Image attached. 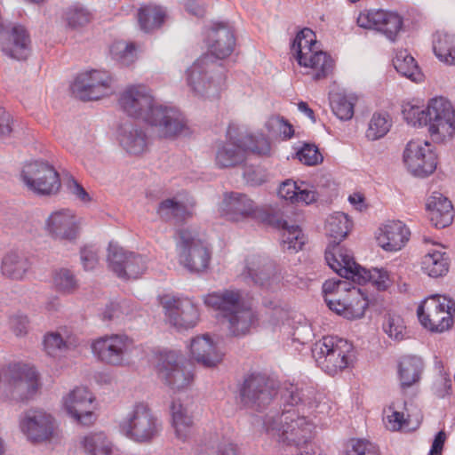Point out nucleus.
Masks as SVG:
<instances>
[{"instance_id": "1", "label": "nucleus", "mask_w": 455, "mask_h": 455, "mask_svg": "<svg viewBox=\"0 0 455 455\" xmlns=\"http://www.w3.org/2000/svg\"><path fill=\"white\" fill-rule=\"evenodd\" d=\"M234 30L225 22L213 25L209 35L211 52L202 55L187 70L188 85L201 97H219L225 84V68L220 60L228 57L234 51Z\"/></svg>"}, {"instance_id": "2", "label": "nucleus", "mask_w": 455, "mask_h": 455, "mask_svg": "<svg viewBox=\"0 0 455 455\" xmlns=\"http://www.w3.org/2000/svg\"><path fill=\"white\" fill-rule=\"evenodd\" d=\"M119 104L128 116L155 127L162 138L174 139L188 129L182 113L175 108L157 103L146 86L128 87L121 94Z\"/></svg>"}, {"instance_id": "3", "label": "nucleus", "mask_w": 455, "mask_h": 455, "mask_svg": "<svg viewBox=\"0 0 455 455\" xmlns=\"http://www.w3.org/2000/svg\"><path fill=\"white\" fill-rule=\"evenodd\" d=\"M283 404L282 427L279 442L300 449L302 443L311 441L313 425L305 416V407H312L315 401V390L304 384H289L281 392Z\"/></svg>"}, {"instance_id": "4", "label": "nucleus", "mask_w": 455, "mask_h": 455, "mask_svg": "<svg viewBox=\"0 0 455 455\" xmlns=\"http://www.w3.org/2000/svg\"><path fill=\"white\" fill-rule=\"evenodd\" d=\"M402 114L409 124L428 126V132L434 141L441 142L455 132V110L443 97L431 99L425 109L411 103L403 104Z\"/></svg>"}, {"instance_id": "5", "label": "nucleus", "mask_w": 455, "mask_h": 455, "mask_svg": "<svg viewBox=\"0 0 455 455\" xmlns=\"http://www.w3.org/2000/svg\"><path fill=\"white\" fill-rule=\"evenodd\" d=\"M235 128L229 126L227 131L228 140L217 144L215 164L220 169L234 168L242 165L247 159L248 153L267 156L270 143L263 134L234 135Z\"/></svg>"}, {"instance_id": "6", "label": "nucleus", "mask_w": 455, "mask_h": 455, "mask_svg": "<svg viewBox=\"0 0 455 455\" xmlns=\"http://www.w3.org/2000/svg\"><path fill=\"white\" fill-rule=\"evenodd\" d=\"M316 43L315 32L311 28H304L296 35L291 49L299 65L314 69L313 79L319 81L326 78L332 72L334 60L325 52L314 51Z\"/></svg>"}, {"instance_id": "7", "label": "nucleus", "mask_w": 455, "mask_h": 455, "mask_svg": "<svg viewBox=\"0 0 455 455\" xmlns=\"http://www.w3.org/2000/svg\"><path fill=\"white\" fill-rule=\"evenodd\" d=\"M312 354L325 372L334 375L352 362L353 345L344 339L327 336L314 344Z\"/></svg>"}, {"instance_id": "8", "label": "nucleus", "mask_w": 455, "mask_h": 455, "mask_svg": "<svg viewBox=\"0 0 455 455\" xmlns=\"http://www.w3.org/2000/svg\"><path fill=\"white\" fill-rule=\"evenodd\" d=\"M119 427L122 434L135 443H148L159 435L162 424L147 403H139Z\"/></svg>"}, {"instance_id": "9", "label": "nucleus", "mask_w": 455, "mask_h": 455, "mask_svg": "<svg viewBox=\"0 0 455 455\" xmlns=\"http://www.w3.org/2000/svg\"><path fill=\"white\" fill-rule=\"evenodd\" d=\"M180 263L191 273L206 270L212 257L209 244L193 230L182 228L176 232Z\"/></svg>"}, {"instance_id": "10", "label": "nucleus", "mask_w": 455, "mask_h": 455, "mask_svg": "<svg viewBox=\"0 0 455 455\" xmlns=\"http://www.w3.org/2000/svg\"><path fill=\"white\" fill-rule=\"evenodd\" d=\"M420 323L431 332L441 333L450 330L455 315V301L445 295H431L417 310Z\"/></svg>"}, {"instance_id": "11", "label": "nucleus", "mask_w": 455, "mask_h": 455, "mask_svg": "<svg viewBox=\"0 0 455 455\" xmlns=\"http://www.w3.org/2000/svg\"><path fill=\"white\" fill-rule=\"evenodd\" d=\"M20 177L27 188L39 196L56 195L61 187L55 167L44 160H35L23 165Z\"/></svg>"}, {"instance_id": "12", "label": "nucleus", "mask_w": 455, "mask_h": 455, "mask_svg": "<svg viewBox=\"0 0 455 455\" xmlns=\"http://www.w3.org/2000/svg\"><path fill=\"white\" fill-rule=\"evenodd\" d=\"M276 394L275 381L260 372L245 375L239 386V396L243 405L259 411L268 405Z\"/></svg>"}, {"instance_id": "13", "label": "nucleus", "mask_w": 455, "mask_h": 455, "mask_svg": "<svg viewBox=\"0 0 455 455\" xmlns=\"http://www.w3.org/2000/svg\"><path fill=\"white\" fill-rule=\"evenodd\" d=\"M156 370L159 379L173 390L187 388L194 380V373L185 358L175 351L161 353Z\"/></svg>"}, {"instance_id": "14", "label": "nucleus", "mask_w": 455, "mask_h": 455, "mask_svg": "<svg viewBox=\"0 0 455 455\" xmlns=\"http://www.w3.org/2000/svg\"><path fill=\"white\" fill-rule=\"evenodd\" d=\"M6 393L11 400L27 402L38 389V374L34 367L22 363H12L7 368Z\"/></svg>"}, {"instance_id": "15", "label": "nucleus", "mask_w": 455, "mask_h": 455, "mask_svg": "<svg viewBox=\"0 0 455 455\" xmlns=\"http://www.w3.org/2000/svg\"><path fill=\"white\" fill-rule=\"evenodd\" d=\"M112 78L106 71L92 70L78 75L70 89L72 94L83 100H98L112 92Z\"/></svg>"}, {"instance_id": "16", "label": "nucleus", "mask_w": 455, "mask_h": 455, "mask_svg": "<svg viewBox=\"0 0 455 455\" xmlns=\"http://www.w3.org/2000/svg\"><path fill=\"white\" fill-rule=\"evenodd\" d=\"M403 158L408 171L418 178L429 176L437 167V156L427 141H409Z\"/></svg>"}, {"instance_id": "17", "label": "nucleus", "mask_w": 455, "mask_h": 455, "mask_svg": "<svg viewBox=\"0 0 455 455\" xmlns=\"http://www.w3.org/2000/svg\"><path fill=\"white\" fill-rule=\"evenodd\" d=\"M131 346L132 340L126 335L112 334L96 339L91 347L94 356L101 363L121 366Z\"/></svg>"}, {"instance_id": "18", "label": "nucleus", "mask_w": 455, "mask_h": 455, "mask_svg": "<svg viewBox=\"0 0 455 455\" xmlns=\"http://www.w3.org/2000/svg\"><path fill=\"white\" fill-rule=\"evenodd\" d=\"M356 22L361 28L380 32L391 42L396 40L403 25V18L399 14L384 10H370L361 12Z\"/></svg>"}, {"instance_id": "19", "label": "nucleus", "mask_w": 455, "mask_h": 455, "mask_svg": "<svg viewBox=\"0 0 455 455\" xmlns=\"http://www.w3.org/2000/svg\"><path fill=\"white\" fill-rule=\"evenodd\" d=\"M326 305L337 315L354 320L364 315L369 301L359 288L349 286L342 296L326 299Z\"/></svg>"}, {"instance_id": "20", "label": "nucleus", "mask_w": 455, "mask_h": 455, "mask_svg": "<svg viewBox=\"0 0 455 455\" xmlns=\"http://www.w3.org/2000/svg\"><path fill=\"white\" fill-rule=\"evenodd\" d=\"M161 304L169 322L177 328H193L199 319L196 306L188 299H180L169 295L161 298Z\"/></svg>"}, {"instance_id": "21", "label": "nucleus", "mask_w": 455, "mask_h": 455, "mask_svg": "<svg viewBox=\"0 0 455 455\" xmlns=\"http://www.w3.org/2000/svg\"><path fill=\"white\" fill-rule=\"evenodd\" d=\"M244 275L253 284L270 290L280 283V274L275 262L267 256L253 255L246 261Z\"/></svg>"}, {"instance_id": "22", "label": "nucleus", "mask_w": 455, "mask_h": 455, "mask_svg": "<svg viewBox=\"0 0 455 455\" xmlns=\"http://www.w3.org/2000/svg\"><path fill=\"white\" fill-rule=\"evenodd\" d=\"M93 396L84 387H76L64 400L68 414L83 426H90L95 420L93 413Z\"/></svg>"}, {"instance_id": "23", "label": "nucleus", "mask_w": 455, "mask_h": 455, "mask_svg": "<svg viewBox=\"0 0 455 455\" xmlns=\"http://www.w3.org/2000/svg\"><path fill=\"white\" fill-rule=\"evenodd\" d=\"M45 231L53 240L74 242L79 235V223L71 211L60 210L47 218Z\"/></svg>"}, {"instance_id": "24", "label": "nucleus", "mask_w": 455, "mask_h": 455, "mask_svg": "<svg viewBox=\"0 0 455 455\" xmlns=\"http://www.w3.org/2000/svg\"><path fill=\"white\" fill-rule=\"evenodd\" d=\"M22 432L32 442H43L48 440L53 434V418L40 410H29L25 412L20 420Z\"/></svg>"}, {"instance_id": "25", "label": "nucleus", "mask_w": 455, "mask_h": 455, "mask_svg": "<svg viewBox=\"0 0 455 455\" xmlns=\"http://www.w3.org/2000/svg\"><path fill=\"white\" fill-rule=\"evenodd\" d=\"M0 46L6 56L17 60H27L31 51L27 29L21 25H15L10 32L1 33Z\"/></svg>"}, {"instance_id": "26", "label": "nucleus", "mask_w": 455, "mask_h": 455, "mask_svg": "<svg viewBox=\"0 0 455 455\" xmlns=\"http://www.w3.org/2000/svg\"><path fill=\"white\" fill-rule=\"evenodd\" d=\"M325 259L329 267L339 276L355 283L362 267L358 265L347 249L339 243L333 244L331 250L325 251Z\"/></svg>"}, {"instance_id": "27", "label": "nucleus", "mask_w": 455, "mask_h": 455, "mask_svg": "<svg viewBox=\"0 0 455 455\" xmlns=\"http://www.w3.org/2000/svg\"><path fill=\"white\" fill-rule=\"evenodd\" d=\"M377 235L378 244L387 251L401 250L408 242L411 232L407 227L399 220L389 221L379 228Z\"/></svg>"}, {"instance_id": "28", "label": "nucleus", "mask_w": 455, "mask_h": 455, "mask_svg": "<svg viewBox=\"0 0 455 455\" xmlns=\"http://www.w3.org/2000/svg\"><path fill=\"white\" fill-rule=\"evenodd\" d=\"M428 218L437 228H444L452 223L454 212L451 202L439 192H434L426 204Z\"/></svg>"}, {"instance_id": "29", "label": "nucleus", "mask_w": 455, "mask_h": 455, "mask_svg": "<svg viewBox=\"0 0 455 455\" xmlns=\"http://www.w3.org/2000/svg\"><path fill=\"white\" fill-rule=\"evenodd\" d=\"M259 207L244 194L231 192L225 196L223 212L234 221L245 218H255Z\"/></svg>"}, {"instance_id": "30", "label": "nucleus", "mask_w": 455, "mask_h": 455, "mask_svg": "<svg viewBox=\"0 0 455 455\" xmlns=\"http://www.w3.org/2000/svg\"><path fill=\"white\" fill-rule=\"evenodd\" d=\"M190 354L192 357L204 367L212 368L222 360L213 341L208 334L197 336L191 340Z\"/></svg>"}, {"instance_id": "31", "label": "nucleus", "mask_w": 455, "mask_h": 455, "mask_svg": "<svg viewBox=\"0 0 455 455\" xmlns=\"http://www.w3.org/2000/svg\"><path fill=\"white\" fill-rule=\"evenodd\" d=\"M204 303L223 312L225 317L243 307L241 292L233 290H223L210 293L205 297Z\"/></svg>"}, {"instance_id": "32", "label": "nucleus", "mask_w": 455, "mask_h": 455, "mask_svg": "<svg viewBox=\"0 0 455 455\" xmlns=\"http://www.w3.org/2000/svg\"><path fill=\"white\" fill-rule=\"evenodd\" d=\"M30 266V261L23 253L10 251L2 259L1 273L12 280H22Z\"/></svg>"}, {"instance_id": "33", "label": "nucleus", "mask_w": 455, "mask_h": 455, "mask_svg": "<svg viewBox=\"0 0 455 455\" xmlns=\"http://www.w3.org/2000/svg\"><path fill=\"white\" fill-rule=\"evenodd\" d=\"M120 144L131 155L143 154L148 147V137L145 131L137 126L121 127Z\"/></svg>"}, {"instance_id": "34", "label": "nucleus", "mask_w": 455, "mask_h": 455, "mask_svg": "<svg viewBox=\"0 0 455 455\" xmlns=\"http://www.w3.org/2000/svg\"><path fill=\"white\" fill-rule=\"evenodd\" d=\"M423 361L415 355L403 356L398 363V377L402 388H407L419 381L423 371Z\"/></svg>"}, {"instance_id": "35", "label": "nucleus", "mask_w": 455, "mask_h": 455, "mask_svg": "<svg viewBox=\"0 0 455 455\" xmlns=\"http://www.w3.org/2000/svg\"><path fill=\"white\" fill-rule=\"evenodd\" d=\"M450 259L444 251L434 250L426 254L421 261V268L430 277L445 275L449 271Z\"/></svg>"}, {"instance_id": "36", "label": "nucleus", "mask_w": 455, "mask_h": 455, "mask_svg": "<svg viewBox=\"0 0 455 455\" xmlns=\"http://www.w3.org/2000/svg\"><path fill=\"white\" fill-rule=\"evenodd\" d=\"M172 423L175 429L176 436L185 441L193 427L192 416L188 414L187 409L180 401H172L171 407Z\"/></svg>"}, {"instance_id": "37", "label": "nucleus", "mask_w": 455, "mask_h": 455, "mask_svg": "<svg viewBox=\"0 0 455 455\" xmlns=\"http://www.w3.org/2000/svg\"><path fill=\"white\" fill-rule=\"evenodd\" d=\"M229 323V330L234 336L240 337L249 333L251 327L257 320L254 312L243 306L226 317Z\"/></svg>"}, {"instance_id": "38", "label": "nucleus", "mask_w": 455, "mask_h": 455, "mask_svg": "<svg viewBox=\"0 0 455 455\" xmlns=\"http://www.w3.org/2000/svg\"><path fill=\"white\" fill-rule=\"evenodd\" d=\"M165 11L156 5H145L138 11V22L140 28L146 33L159 28L164 22Z\"/></svg>"}, {"instance_id": "39", "label": "nucleus", "mask_w": 455, "mask_h": 455, "mask_svg": "<svg viewBox=\"0 0 455 455\" xmlns=\"http://www.w3.org/2000/svg\"><path fill=\"white\" fill-rule=\"evenodd\" d=\"M433 51L441 61L455 65V36L437 32L434 36Z\"/></svg>"}, {"instance_id": "40", "label": "nucleus", "mask_w": 455, "mask_h": 455, "mask_svg": "<svg viewBox=\"0 0 455 455\" xmlns=\"http://www.w3.org/2000/svg\"><path fill=\"white\" fill-rule=\"evenodd\" d=\"M393 65L395 70L403 76L411 79L413 82H420L423 79V74L415 61L414 58L407 52L401 50L396 52L393 59Z\"/></svg>"}, {"instance_id": "41", "label": "nucleus", "mask_w": 455, "mask_h": 455, "mask_svg": "<svg viewBox=\"0 0 455 455\" xmlns=\"http://www.w3.org/2000/svg\"><path fill=\"white\" fill-rule=\"evenodd\" d=\"M352 222L343 212H336L327 220L325 229L327 235L333 238L334 244L339 243L348 234Z\"/></svg>"}, {"instance_id": "42", "label": "nucleus", "mask_w": 455, "mask_h": 455, "mask_svg": "<svg viewBox=\"0 0 455 455\" xmlns=\"http://www.w3.org/2000/svg\"><path fill=\"white\" fill-rule=\"evenodd\" d=\"M355 283L360 285L371 283L378 291H386L391 286L392 280L388 272L383 268L366 269L362 267L359 275L355 277Z\"/></svg>"}, {"instance_id": "43", "label": "nucleus", "mask_w": 455, "mask_h": 455, "mask_svg": "<svg viewBox=\"0 0 455 455\" xmlns=\"http://www.w3.org/2000/svg\"><path fill=\"white\" fill-rule=\"evenodd\" d=\"M157 213L164 221H183L188 216L187 206L174 198L163 200L157 208Z\"/></svg>"}, {"instance_id": "44", "label": "nucleus", "mask_w": 455, "mask_h": 455, "mask_svg": "<svg viewBox=\"0 0 455 455\" xmlns=\"http://www.w3.org/2000/svg\"><path fill=\"white\" fill-rule=\"evenodd\" d=\"M83 446L90 455H113L112 444L103 433L85 436Z\"/></svg>"}, {"instance_id": "45", "label": "nucleus", "mask_w": 455, "mask_h": 455, "mask_svg": "<svg viewBox=\"0 0 455 455\" xmlns=\"http://www.w3.org/2000/svg\"><path fill=\"white\" fill-rule=\"evenodd\" d=\"M283 251L297 252L305 244V236L299 226H289L283 229L282 234Z\"/></svg>"}, {"instance_id": "46", "label": "nucleus", "mask_w": 455, "mask_h": 455, "mask_svg": "<svg viewBox=\"0 0 455 455\" xmlns=\"http://www.w3.org/2000/svg\"><path fill=\"white\" fill-rule=\"evenodd\" d=\"M62 17L67 27L71 29H77L86 26L92 19L91 13L78 4L68 7L64 11Z\"/></svg>"}, {"instance_id": "47", "label": "nucleus", "mask_w": 455, "mask_h": 455, "mask_svg": "<svg viewBox=\"0 0 455 455\" xmlns=\"http://www.w3.org/2000/svg\"><path fill=\"white\" fill-rule=\"evenodd\" d=\"M122 273H117L119 278L129 280L139 278L146 270V262L141 255L129 252L125 264L121 267Z\"/></svg>"}, {"instance_id": "48", "label": "nucleus", "mask_w": 455, "mask_h": 455, "mask_svg": "<svg viewBox=\"0 0 455 455\" xmlns=\"http://www.w3.org/2000/svg\"><path fill=\"white\" fill-rule=\"evenodd\" d=\"M390 127L391 120L387 114L374 113L370 120L366 137L371 140H377L384 137Z\"/></svg>"}, {"instance_id": "49", "label": "nucleus", "mask_w": 455, "mask_h": 455, "mask_svg": "<svg viewBox=\"0 0 455 455\" xmlns=\"http://www.w3.org/2000/svg\"><path fill=\"white\" fill-rule=\"evenodd\" d=\"M335 116L340 120H350L354 116V103L346 96L336 95L331 101Z\"/></svg>"}, {"instance_id": "50", "label": "nucleus", "mask_w": 455, "mask_h": 455, "mask_svg": "<svg viewBox=\"0 0 455 455\" xmlns=\"http://www.w3.org/2000/svg\"><path fill=\"white\" fill-rule=\"evenodd\" d=\"M129 252L125 251L114 243L108 244V262L110 269L116 275L122 273L121 267H124L128 258Z\"/></svg>"}, {"instance_id": "51", "label": "nucleus", "mask_w": 455, "mask_h": 455, "mask_svg": "<svg viewBox=\"0 0 455 455\" xmlns=\"http://www.w3.org/2000/svg\"><path fill=\"white\" fill-rule=\"evenodd\" d=\"M253 220L281 230L288 225L287 221L282 219L280 213L272 209L259 208Z\"/></svg>"}, {"instance_id": "52", "label": "nucleus", "mask_w": 455, "mask_h": 455, "mask_svg": "<svg viewBox=\"0 0 455 455\" xmlns=\"http://www.w3.org/2000/svg\"><path fill=\"white\" fill-rule=\"evenodd\" d=\"M53 280L56 288L63 292L70 293L77 287V281L75 275L67 268H61L57 271Z\"/></svg>"}, {"instance_id": "53", "label": "nucleus", "mask_w": 455, "mask_h": 455, "mask_svg": "<svg viewBox=\"0 0 455 455\" xmlns=\"http://www.w3.org/2000/svg\"><path fill=\"white\" fill-rule=\"evenodd\" d=\"M197 455H240V451L236 443L228 439H223L215 448H202Z\"/></svg>"}, {"instance_id": "54", "label": "nucleus", "mask_w": 455, "mask_h": 455, "mask_svg": "<svg viewBox=\"0 0 455 455\" xmlns=\"http://www.w3.org/2000/svg\"><path fill=\"white\" fill-rule=\"evenodd\" d=\"M297 156L302 164L308 166L321 164L323 160V156L315 144L305 143L297 152Z\"/></svg>"}, {"instance_id": "55", "label": "nucleus", "mask_w": 455, "mask_h": 455, "mask_svg": "<svg viewBox=\"0 0 455 455\" xmlns=\"http://www.w3.org/2000/svg\"><path fill=\"white\" fill-rule=\"evenodd\" d=\"M404 329L403 321L399 315L389 314L385 318L383 330L390 338L403 339Z\"/></svg>"}, {"instance_id": "56", "label": "nucleus", "mask_w": 455, "mask_h": 455, "mask_svg": "<svg viewBox=\"0 0 455 455\" xmlns=\"http://www.w3.org/2000/svg\"><path fill=\"white\" fill-rule=\"evenodd\" d=\"M343 455H379L376 446L365 439H352Z\"/></svg>"}, {"instance_id": "57", "label": "nucleus", "mask_w": 455, "mask_h": 455, "mask_svg": "<svg viewBox=\"0 0 455 455\" xmlns=\"http://www.w3.org/2000/svg\"><path fill=\"white\" fill-rule=\"evenodd\" d=\"M351 286L350 282L348 280H327L323 284V293L324 301L326 302V299L328 298H335V296H342L343 292H346L348 290V287Z\"/></svg>"}, {"instance_id": "58", "label": "nucleus", "mask_w": 455, "mask_h": 455, "mask_svg": "<svg viewBox=\"0 0 455 455\" xmlns=\"http://www.w3.org/2000/svg\"><path fill=\"white\" fill-rule=\"evenodd\" d=\"M419 424L416 427H410V418L404 417L403 412L393 411L391 415L387 417V427L392 431H411L418 427Z\"/></svg>"}, {"instance_id": "59", "label": "nucleus", "mask_w": 455, "mask_h": 455, "mask_svg": "<svg viewBox=\"0 0 455 455\" xmlns=\"http://www.w3.org/2000/svg\"><path fill=\"white\" fill-rule=\"evenodd\" d=\"M243 178L252 186L260 185L267 180V174L263 168L255 165H244Z\"/></svg>"}, {"instance_id": "60", "label": "nucleus", "mask_w": 455, "mask_h": 455, "mask_svg": "<svg viewBox=\"0 0 455 455\" xmlns=\"http://www.w3.org/2000/svg\"><path fill=\"white\" fill-rule=\"evenodd\" d=\"M44 346L46 353L53 355L57 350L66 347V342L60 334L57 332H50L44 335Z\"/></svg>"}, {"instance_id": "61", "label": "nucleus", "mask_w": 455, "mask_h": 455, "mask_svg": "<svg viewBox=\"0 0 455 455\" xmlns=\"http://www.w3.org/2000/svg\"><path fill=\"white\" fill-rule=\"evenodd\" d=\"M81 260L85 270L95 268L98 264L97 252L92 247H84L81 249Z\"/></svg>"}, {"instance_id": "62", "label": "nucleus", "mask_w": 455, "mask_h": 455, "mask_svg": "<svg viewBox=\"0 0 455 455\" xmlns=\"http://www.w3.org/2000/svg\"><path fill=\"white\" fill-rule=\"evenodd\" d=\"M296 193L297 195L296 197H294L293 203L302 202L306 204H309L317 200V193L313 189H309L304 182H301Z\"/></svg>"}, {"instance_id": "63", "label": "nucleus", "mask_w": 455, "mask_h": 455, "mask_svg": "<svg viewBox=\"0 0 455 455\" xmlns=\"http://www.w3.org/2000/svg\"><path fill=\"white\" fill-rule=\"evenodd\" d=\"M299 185L295 181L291 180H285L283 181L278 190L279 196L285 199L290 200L291 203H293L294 197H296L297 191L299 189Z\"/></svg>"}, {"instance_id": "64", "label": "nucleus", "mask_w": 455, "mask_h": 455, "mask_svg": "<svg viewBox=\"0 0 455 455\" xmlns=\"http://www.w3.org/2000/svg\"><path fill=\"white\" fill-rule=\"evenodd\" d=\"M68 188L69 192L83 203H88L91 201V196L88 192L74 178H71L68 180Z\"/></svg>"}]
</instances>
